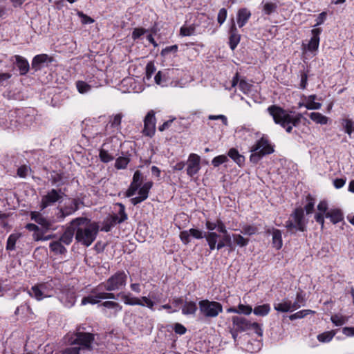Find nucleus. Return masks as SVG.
I'll list each match as a JSON object with an SVG mask.
<instances>
[{
    "label": "nucleus",
    "instance_id": "nucleus-1",
    "mask_svg": "<svg viewBox=\"0 0 354 354\" xmlns=\"http://www.w3.org/2000/svg\"><path fill=\"white\" fill-rule=\"evenodd\" d=\"M70 224L74 226L75 239L84 246H90L95 240L99 232V225L95 222H91L86 217H78L73 219Z\"/></svg>",
    "mask_w": 354,
    "mask_h": 354
},
{
    "label": "nucleus",
    "instance_id": "nucleus-2",
    "mask_svg": "<svg viewBox=\"0 0 354 354\" xmlns=\"http://www.w3.org/2000/svg\"><path fill=\"white\" fill-rule=\"evenodd\" d=\"M267 110L274 122L285 129L288 133L292 132V127H297L302 118L301 113L292 115L288 111L277 105H271Z\"/></svg>",
    "mask_w": 354,
    "mask_h": 354
},
{
    "label": "nucleus",
    "instance_id": "nucleus-3",
    "mask_svg": "<svg viewBox=\"0 0 354 354\" xmlns=\"http://www.w3.org/2000/svg\"><path fill=\"white\" fill-rule=\"evenodd\" d=\"M94 335L91 333L77 332L70 339L71 347L62 354H92Z\"/></svg>",
    "mask_w": 354,
    "mask_h": 354
},
{
    "label": "nucleus",
    "instance_id": "nucleus-4",
    "mask_svg": "<svg viewBox=\"0 0 354 354\" xmlns=\"http://www.w3.org/2000/svg\"><path fill=\"white\" fill-rule=\"evenodd\" d=\"M190 236H192L196 239H201L205 237L208 243L209 249L211 250H214L216 248V243H217L219 235L214 232L203 233V231L195 228H191L189 230L182 231L179 235L180 240L185 245H187L190 242Z\"/></svg>",
    "mask_w": 354,
    "mask_h": 354
},
{
    "label": "nucleus",
    "instance_id": "nucleus-5",
    "mask_svg": "<svg viewBox=\"0 0 354 354\" xmlns=\"http://www.w3.org/2000/svg\"><path fill=\"white\" fill-rule=\"evenodd\" d=\"M127 274L122 270L111 275L105 282L100 284V288L108 292L123 289L127 284Z\"/></svg>",
    "mask_w": 354,
    "mask_h": 354
},
{
    "label": "nucleus",
    "instance_id": "nucleus-6",
    "mask_svg": "<svg viewBox=\"0 0 354 354\" xmlns=\"http://www.w3.org/2000/svg\"><path fill=\"white\" fill-rule=\"evenodd\" d=\"M251 151L250 161L257 163L265 155L272 153L274 149L267 139L261 138L252 147Z\"/></svg>",
    "mask_w": 354,
    "mask_h": 354
},
{
    "label": "nucleus",
    "instance_id": "nucleus-7",
    "mask_svg": "<svg viewBox=\"0 0 354 354\" xmlns=\"http://www.w3.org/2000/svg\"><path fill=\"white\" fill-rule=\"evenodd\" d=\"M292 220L286 222V227L291 232L294 231L304 232L306 230V222L304 219V210L301 207L297 208L290 215Z\"/></svg>",
    "mask_w": 354,
    "mask_h": 354
},
{
    "label": "nucleus",
    "instance_id": "nucleus-8",
    "mask_svg": "<svg viewBox=\"0 0 354 354\" xmlns=\"http://www.w3.org/2000/svg\"><path fill=\"white\" fill-rule=\"evenodd\" d=\"M201 313L205 317H216L223 312L221 304L214 301L203 299L198 303Z\"/></svg>",
    "mask_w": 354,
    "mask_h": 354
},
{
    "label": "nucleus",
    "instance_id": "nucleus-9",
    "mask_svg": "<svg viewBox=\"0 0 354 354\" xmlns=\"http://www.w3.org/2000/svg\"><path fill=\"white\" fill-rule=\"evenodd\" d=\"M120 296L122 300L127 305L135 306L139 305L141 306H146L150 310H154L155 302L147 297L143 296L140 299L132 297L131 294L120 293L118 295Z\"/></svg>",
    "mask_w": 354,
    "mask_h": 354
},
{
    "label": "nucleus",
    "instance_id": "nucleus-10",
    "mask_svg": "<svg viewBox=\"0 0 354 354\" xmlns=\"http://www.w3.org/2000/svg\"><path fill=\"white\" fill-rule=\"evenodd\" d=\"M64 193L61 189H51L44 196H42L40 207L44 209L49 206H52L57 202H61Z\"/></svg>",
    "mask_w": 354,
    "mask_h": 354
},
{
    "label": "nucleus",
    "instance_id": "nucleus-11",
    "mask_svg": "<svg viewBox=\"0 0 354 354\" xmlns=\"http://www.w3.org/2000/svg\"><path fill=\"white\" fill-rule=\"evenodd\" d=\"M122 113L109 116V120L106 126V134H117L121 131V122L123 118Z\"/></svg>",
    "mask_w": 354,
    "mask_h": 354
},
{
    "label": "nucleus",
    "instance_id": "nucleus-12",
    "mask_svg": "<svg viewBox=\"0 0 354 354\" xmlns=\"http://www.w3.org/2000/svg\"><path fill=\"white\" fill-rule=\"evenodd\" d=\"M156 131V118L153 110L148 112L144 120V129L142 133L144 135L152 137Z\"/></svg>",
    "mask_w": 354,
    "mask_h": 354
},
{
    "label": "nucleus",
    "instance_id": "nucleus-13",
    "mask_svg": "<svg viewBox=\"0 0 354 354\" xmlns=\"http://www.w3.org/2000/svg\"><path fill=\"white\" fill-rule=\"evenodd\" d=\"M322 30L320 28H314L311 30L312 37L307 44H302L304 50L315 53L317 50L319 45V35Z\"/></svg>",
    "mask_w": 354,
    "mask_h": 354
},
{
    "label": "nucleus",
    "instance_id": "nucleus-14",
    "mask_svg": "<svg viewBox=\"0 0 354 354\" xmlns=\"http://www.w3.org/2000/svg\"><path fill=\"white\" fill-rule=\"evenodd\" d=\"M59 299L65 306L68 308L72 307L76 301L75 290L73 288H63Z\"/></svg>",
    "mask_w": 354,
    "mask_h": 354
},
{
    "label": "nucleus",
    "instance_id": "nucleus-15",
    "mask_svg": "<svg viewBox=\"0 0 354 354\" xmlns=\"http://www.w3.org/2000/svg\"><path fill=\"white\" fill-rule=\"evenodd\" d=\"M200 156L196 153H191L187 160V174L191 177L196 174L201 169Z\"/></svg>",
    "mask_w": 354,
    "mask_h": 354
},
{
    "label": "nucleus",
    "instance_id": "nucleus-16",
    "mask_svg": "<svg viewBox=\"0 0 354 354\" xmlns=\"http://www.w3.org/2000/svg\"><path fill=\"white\" fill-rule=\"evenodd\" d=\"M80 200L73 199L71 204L62 207L59 209L57 217L59 220H63L65 217L72 214L79 209Z\"/></svg>",
    "mask_w": 354,
    "mask_h": 354
},
{
    "label": "nucleus",
    "instance_id": "nucleus-17",
    "mask_svg": "<svg viewBox=\"0 0 354 354\" xmlns=\"http://www.w3.org/2000/svg\"><path fill=\"white\" fill-rule=\"evenodd\" d=\"M266 232L268 234H272V243L273 247L277 250H280L283 246L282 234L281 230L271 227L268 228Z\"/></svg>",
    "mask_w": 354,
    "mask_h": 354
},
{
    "label": "nucleus",
    "instance_id": "nucleus-18",
    "mask_svg": "<svg viewBox=\"0 0 354 354\" xmlns=\"http://www.w3.org/2000/svg\"><path fill=\"white\" fill-rule=\"evenodd\" d=\"M102 288H100V284L91 290V295L87 297H84L82 299V305H86L87 304H96L100 303L102 299H99L100 292L102 290Z\"/></svg>",
    "mask_w": 354,
    "mask_h": 354
},
{
    "label": "nucleus",
    "instance_id": "nucleus-19",
    "mask_svg": "<svg viewBox=\"0 0 354 354\" xmlns=\"http://www.w3.org/2000/svg\"><path fill=\"white\" fill-rule=\"evenodd\" d=\"M241 36L238 32L234 20L232 21V25L230 28V38L229 44L232 50H234L240 41Z\"/></svg>",
    "mask_w": 354,
    "mask_h": 354
},
{
    "label": "nucleus",
    "instance_id": "nucleus-20",
    "mask_svg": "<svg viewBox=\"0 0 354 354\" xmlns=\"http://www.w3.org/2000/svg\"><path fill=\"white\" fill-rule=\"evenodd\" d=\"M318 213L315 214V221L321 225V227L323 228L324 226V216H326V212H328V203L324 201H320L317 205Z\"/></svg>",
    "mask_w": 354,
    "mask_h": 354
},
{
    "label": "nucleus",
    "instance_id": "nucleus-21",
    "mask_svg": "<svg viewBox=\"0 0 354 354\" xmlns=\"http://www.w3.org/2000/svg\"><path fill=\"white\" fill-rule=\"evenodd\" d=\"M277 311L286 313L288 311H293L300 308V304H292L290 301L283 300L281 303L275 304L274 306Z\"/></svg>",
    "mask_w": 354,
    "mask_h": 354
},
{
    "label": "nucleus",
    "instance_id": "nucleus-22",
    "mask_svg": "<svg viewBox=\"0 0 354 354\" xmlns=\"http://www.w3.org/2000/svg\"><path fill=\"white\" fill-rule=\"evenodd\" d=\"M232 324L234 328L241 332L247 330L250 328V322L244 317L238 316L232 317Z\"/></svg>",
    "mask_w": 354,
    "mask_h": 354
},
{
    "label": "nucleus",
    "instance_id": "nucleus-23",
    "mask_svg": "<svg viewBox=\"0 0 354 354\" xmlns=\"http://www.w3.org/2000/svg\"><path fill=\"white\" fill-rule=\"evenodd\" d=\"M53 57H49L47 54H40L36 55L32 61V68L35 71H38L41 68V64L46 62H52Z\"/></svg>",
    "mask_w": 354,
    "mask_h": 354
},
{
    "label": "nucleus",
    "instance_id": "nucleus-24",
    "mask_svg": "<svg viewBox=\"0 0 354 354\" xmlns=\"http://www.w3.org/2000/svg\"><path fill=\"white\" fill-rule=\"evenodd\" d=\"M75 233V227L74 226H72L71 224H70V226H68L64 233L60 236L59 241H60L61 243H63L66 245H69L73 239Z\"/></svg>",
    "mask_w": 354,
    "mask_h": 354
},
{
    "label": "nucleus",
    "instance_id": "nucleus-25",
    "mask_svg": "<svg viewBox=\"0 0 354 354\" xmlns=\"http://www.w3.org/2000/svg\"><path fill=\"white\" fill-rule=\"evenodd\" d=\"M15 58L17 66L19 70L20 75H26L28 72L30 68L28 61L20 55H15Z\"/></svg>",
    "mask_w": 354,
    "mask_h": 354
},
{
    "label": "nucleus",
    "instance_id": "nucleus-26",
    "mask_svg": "<svg viewBox=\"0 0 354 354\" xmlns=\"http://www.w3.org/2000/svg\"><path fill=\"white\" fill-rule=\"evenodd\" d=\"M250 16L251 12L247 8H241L239 10L237 13V24L239 28L245 25Z\"/></svg>",
    "mask_w": 354,
    "mask_h": 354
},
{
    "label": "nucleus",
    "instance_id": "nucleus-27",
    "mask_svg": "<svg viewBox=\"0 0 354 354\" xmlns=\"http://www.w3.org/2000/svg\"><path fill=\"white\" fill-rule=\"evenodd\" d=\"M326 217L329 218L330 221L334 224L342 221L344 218L342 212L338 209H330L326 212Z\"/></svg>",
    "mask_w": 354,
    "mask_h": 354
},
{
    "label": "nucleus",
    "instance_id": "nucleus-28",
    "mask_svg": "<svg viewBox=\"0 0 354 354\" xmlns=\"http://www.w3.org/2000/svg\"><path fill=\"white\" fill-rule=\"evenodd\" d=\"M317 99L316 95H310L308 96L305 102L303 104L308 110H317L322 107V104L319 102H315V100Z\"/></svg>",
    "mask_w": 354,
    "mask_h": 354
},
{
    "label": "nucleus",
    "instance_id": "nucleus-29",
    "mask_svg": "<svg viewBox=\"0 0 354 354\" xmlns=\"http://www.w3.org/2000/svg\"><path fill=\"white\" fill-rule=\"evenodd\" d=\"M31 219L34 220L36 223L41 225L46 230H48L50 227V223L39 212H31Z\"/></svg>",
    "mask_w": 354,
    "mask_h": 354
},
{
    "label": "nucleus",
    "instance_id": "nucleus-30",
    "mask_svg": "<svg viewBox=\"0 0 354 354\" xmlns=\"http://www.w3.org/2000/svg\"><path fill=\"white\" fill-rule=\"evenodd\" d=\"M308 116L316 124L322 125L326 124L329 121V118L319 112H312L308 115Z\"/></svg>",
    "mask_w": 354,
    "mask_h": 354
},
{
    "label": "nucleus",
    "instance_id": "nucleus-31",
    "mask_svg": "<svg viewBox=\"0 0 354 354\" xmlns=\"http://www.w3.org/2000/svg\"><path fill=\"white\" fill-rule=\"evenodd\" d=\"M28 293L30 297H34L37 301H41L43 299L46 298V296L37 284L33 286L30 290H28Z\"/></svg>",
    "mask_w": 354,
    "mask_h": 354
},
{
    "label": "nucleus",
    "instance_id": "nucleus-32",
    "mask_svg": "<svg viewBox=\"0 0 354 354\" xmlns=\"http://www.w3.org/2000/svg\"><path fill=\"white\" fill-rule=\"evenodd\" d=\"M197 310V306L194 301H185L183 308L182 313L184 315H194Z\"/></svg>",
    "mask_w": 354,
    "mask_h": 354
},
{
    "label": "nucleus",
    "instance_id": "nucleus-33",
    "mask_svg": "<svg viewBox=\"0 0 354 354\" xmlns=\"http://www.w3.org/2000/svg\"><path fill=\"white\" fill-rule=\"evenodd\" d=\"M49 248L50 250L56 254H63L66 252V248L59 240L51 242L49 245Z\"/></svg>",
    "mask_w": 354,
    "mask_h": 354
},
{
    "label": "nucleus",
    "instance_id": "nucleus-34",
    "mask_svg": "<svg viewBox=\"0 0 354 354\" xmlns=\"http://www.w3.org/2000/svg\"><path fill=\"white\" fill-rule=\"evenodd\" d=\"M228 156L230 157L236 163H237L239 166L243 164L245 161V158L243 156L241 155L238 150L235 148H232L228 151Z\"/></svg>",
    "mask_w": 354,
    "mask_h": 354
},
{
    "label": "nucleus",
    "instance_id": "nucleus-35",
    "mask_svg": "<svg viewBox=\"0 0 354 354\" xmlns=\"http://www.w3.org/2000/svg\"><path fill=\"white\" fill-rule=\"evenodd\" d=\"M153 186L152 181L146 182L142 187H139L138 194L143 200L148 198L149 192Z\"/></svg>",
    "mask_w": 354,
    "mask_h": 354
},
{
    "label": "nucleus",
    "instance_id": "nucleus-36",
    "mask_svg": "<svg viewBox=\"0 0 354 354\" xmlns=\"http://www.w3.org/2000/svg\"><path fill=\"white\" fill-rule=\"evenodd\" d=\"M20 236L21 234L19 233L11 234L7 240L6 250L10 251L15 250V244Z\"/></svg>",
    "mask_w": 354,
    "mask_h": 354
},
{
    "label": "nucleus",
    "instance_id": "nucleus-37",
    "mask_svg": "<svg viewBox=\"0 0 354 354\" xmlns=\"http://www.w3.org/2000/svg\"><path fill=\"white\" fill-rule=\"evenodd\" d=\"M130 162V158L128 156H120L115 162V167L117 169H125Z\"/></svg>",
    "mask_w": 354,
    "mask_h": 354
},
{
    "label": "nucleus",
    "instance_id": "nucleus-38",
    "mask_svg": "<svg viewBox=\"0 0 354 354\" xmlns=\"http://www.w3.org/2000/svg\"><path fill=\"white\" fill-rule=\"evenodd\" d=\"M270 310V305L263 304L256 306L253 310V313L258 316H266L269 313Z\"/></svg>",
    "mask_w": 354,
    "mask_h": 354
},
{
    "label": "nucleus",
    "instance_id": "nucleus-39",
    "mask_svg": "<svg viewBox=\"0 0 354 354\" xmlns=\"http://www.w3.org/2000/svg\"><path fill=\"white\" fill-rule=\"evenodd\" d=\"M196 32V26L191 24L189 26H183L180 29V35L187 37L194 35Z\"/></svg>",
    "mask_w": 354,
    "mask_h": 354
},
{
    "label": "nucleus",
    "instance_id": "nucleus-40",
    "mask_svg": "<svg viewBox=\"0 0 354 354\" xmlns=\"http://www.w3.org/2000/svg\"><path fill=\"white\" fill-rule=\"evenodd\" d=\"M278 8V1L276 2H266L263 5V11L266 15H270L274 12Z\"/></svg>",
    "mask_w": 354,
    "mask_h": 354
},
{
    "label": "nucleus",
    "instance_id": "nucleus-41",
    "mask_svg": "<svg viewBox=\"0 0 354 354\" xmlns=\"http://www.w3.org/2000/svg\"><path fill=\"white\" fill-rule=\"evenodd\" d=\"M334 330L326 331L317 335V339L320 342H329L335 336Z\"/></svg>",
    "mask_w": 354,
    "mask_h": 354
},
{
    "label": "nucleus",
    "instance_id": "nucleus-42",
    "mask_svg": "<svg viewBox=\"0 0 354 354\" xmlns=\"http://www.w3.org/2000/svg\"><path fill=\"white\" fill-rule=\"evenodd\" d=\"M344 131L349 136L354 131V123L350 119H343L342 122Z\"/></svg>",
    "mask_w": 354,
    "mask_h": 354
},
{
    "label": "nucleus",
    "instance_id": "nucleus-43",
    "mask_svg": "<svg viewBox=\"0 0 354 354\" xmlns=\"http://www.w3.org/2000/svg\"><path fill=\"white\" fill-rule=\"evenodd\" d=\"M76 87L80 93H86L91 88V85L84 81H77L76 82Z\"/></svg>",
    "mask_w": 354,
    "mask_h": 354
},
{
    "label": "nucleus",
    "instance_id": "nucleus-44",
    "mask_svg": "<svg viewBox=\"0 0 354 354\" xmlns=\"http://www.w3.org/2000/svg\"><path fill=\"white\" fill-rule=\"evenodd\" d=\"M46 297H50L51 291L53 290V286L49 282H43L37 283Z\"/></svg>",
    "mask_w": 354,
    "mask_h": 354
},
{
    "label": "nucleus",
    "instance_id": "nucleus-45",
    "mask_svg": "<svg viewBox=\"0 0 354 354\" xmlns=\"http://www.w3.org/2000/svg\"><path fill=\"white\" fill-rule=\"evenodd\" d=\"M232 236L235 243L240 247H244L247 245L249 242L248 239L244 238L241 234H233Z\"/></svg>",
    "mask_w": 354,
    "mask_h": 354
},
{
    "label": "nucleus",
    "instance_id": "nucleus-46",
    "mask_svg": "<svg viewBox=\"0 0 354 354\" xmlns=\"http://www.w3.org/2000/svg\"><path fill=\"white\" fill-rule=\"evenodd\" d=\"M101 306L106 308L114 309L116 312L122 310V306L118 303L113 301H104L101 304Z\"/></svg>",
    "mask_w": 354,
    "mask_h": 354
},
{
    "label": "nucleus",
    "instance_id": "nucleus-47",
    "mask_svg": "<svg viewBox=\"0 0 354 354\" xmlns=\"http://www.w3.org/2000/svg\"><path fill=\"white\" fill-rule=\"evenodd\" d=\"M306 200L308 203L305 205L304 210L306 211L307 214H311L314 210L315 200L310 195L307 196Z\"/></svg>",
    "mask_w": 354,
    "mask_h": 354
},
{
    "label": "nucleus",
    "instance_id": "nucleus-48",
    "mask_svg": "<svg viewBox=\"0 0 354 354\" xmlns=\"http://www.w3.org/2000/svg\"><path fill=\"white\" fill-rule=\"evenodd\" d=\"M142 183V173L139 170H137L135 171V173L133 174L132 182L131 183V184H132L138 187H141Z\"/></svg>",
    "mask_w": 354,
    "mask_h": 354
},
{
    "label": "nucleus",
    "instance_id": "nucleus-49",
    "mask_svg": "<svg viewBox=\"0 0 354 354\" xmlns=\"http://www.w3.org/2000/svg\"><path fill=\"white\" fill-rule=\"evenodd\" d=\"M102 162L107 163L114 159L113 156L109 153L108 151L101 149L99 153Z\"/></svg>",
    "mask_w": 354,
    "mask_h": 354
},
{
    "label": "nucleus",
    "instance_id": "nucleus-50",
    "mask_svg": "<svg viewBox=\"0 0 354 354\" xmlns=\"http://www.w3.org/2000/svg\"><path fill=\"white\" fill-rule=\"evenodd\" d=\"M228 160L227 157L225 155H220L213 158L212 164L214 167H218L220 165L226 162Z\"/></svg>",
    "mask_w": 354,
    "mask_h": 354
},
{
    "label": "nucleus",
    "instance_id": "nucleus-51",
    "mask_svg": "<svg viewBox=\"0 0 354 354\" xmlns=\"http://www.w3.org/2000/svg\"><path fill=\"white\" fill-rule=\"evenodd\" d=\"M313 313L312 310H300L293 315H291L290 316V319L291 320H293V319H300V318H303L304 317H306L307 315L310 314V313Z\"/></svg>",
    "mask_w": 354,
    "mask_h": 354
},
{
    "label": "nucleus",
    "instance_id": "nucleus-52",
    "mask_svg": "<svg viewBox=\"0 0 354 354\" xmlns=\"http://www.w3.org/2000/svg\"><path fill=\"white\" fill-rule=\"evenodd\" d=\"M252 85L245 80H241L239 83V89L244 93H248L251 90Z\"/></svg>",
    "mask_w": 354,
    "mask_h": 354
},
{
    "label": "nucleus",
    "instance_id": "nucleus-53",
    "mask_svg": "<svg viewBox=\"0 0 354 354\" xmlns=\"http://www.w3.org/2000/svg\"><path fill=\"white\" fill-rule=\"evenodd\" d=\"M156 71V67L153 62H149L146 66V78L149 80Z\"/></svg>",
    "mask_w": 354,
    "mask_h": 354
},
{
    "label": "nucleus",
    "instance_id": "nucleus-54",
    "mask_svg": "<svg viewBox=\"0 0 354 354\" xmlns=\"http://www.w3.org/2000/svg\"><path fill=\"white\" fill-rule=\"evenodd\" d=\"M252 311V308L250 306L239 304L238 305V313L244 314V315H250Z\"/></svg>",
    "mask_w": 354,
    "mask_h": 354
},
{
    "label": "nucleus",
    "instance_id": "nucleus-55",
    "mask_svg": "<svg viewBox=\"0 0 354 354\" xmlns=\"http://www.w3.org/2000/svg\"><path fill=\"white\" fill-rule=\"evenodd\" d=\"M117 205H118L120 207V209L118 211V214L120 217L119 222H124L128 218L127 214L125 212V207L122 203H117Z\"/></svg>",
    "mask_w": 354,
    "mask_h": 354
},
{
    "label": "nucleus",
    "instance_id": "nucleus-56",
    "mask_svg": "<svg viewBox=\"0 0 354 354\" xmlns=\"http://www.w3.org/2000/svg\"><path fill=\"white\" fill-rule=\"evenodd\" d=\"M257 231V228L255 226L246 225L243 227L242 233L247 235H253Z\"/></svg>",
    "mask_w": 354,
    "mask_h": 354
},
{
    "label": "nucleus",
    "instance_id": "nucleus-57",
    "mask_svg": "<svg viewBox=\"0 0 354 354\" xmlns=\"http://www.w3.org/2000/svg\"><path fill=\"white\" fill-rule=\"evenodd\" d=\"M331 322L335 325V326H342L345 324L346 319L344 317L339 316L337 315H333L330 318Z\"/></svg>",
    "mask_w": 354,
    "mask_h": 354
},
{
    "label": "nucleus",
    "instance_id": "nucleus-58",
    "mask_svg": "<svg viewBox=\"0 0 354 354\" xmlns=\"http://www.w3.org/2000/svg\"><path fill=\"white\" fill-rule=\"evenodd\" d=\"M147 30L144 28H136L132 32V39L136 40L146 33Z\"/></svg>",
    "mask_w": 354,
    "mask_h": 354
},
{
    "label": "nucleus",
    "instance_id": "nucleus-59",
    "mask_svg": "<svg viewBox=\"0 0 354 354\" xmlns=\"http://www.w3.org/2000/svg\"><path fill=\"white\" fill-rule=\"evenodd\" d=\"M227 10L225 8H221L218 13V17H217V21H218V23L221 25L224 23V21H225L226 19V17H227Z\"/></svg>",
    "mask_w": 354,
    "mask_h": 354
},
{
    "label": "nucleus",
    "instance_id": "nucleus-60",
    "mask_svg": "<svg viewBox=\"0 0 354 354\" xmlns=\"http://www.w3.org/2000/svg\"><path fill=\"white\" fill-rule=\"evenodd\" d=\"M77 15L81 18V21L83 24H90L94 22L93 19L84 14L82 12H78Z\"/></svg>",
    "mask_w": 354,
    "mask_h": 354
},
{
    "label": "nucleus",
    "instance_id": "nucleus-61",
    "mask_svg": "<svg viewBox=\"0 0 354 354\" xmlns=\"http://www.w3.org/2000/svg\"><path fill=\"white\" fill-rule=\"evenodd\" d=\"M25 310H26L29 313L32 314V308L28 304H25L24 305H21L17 307L15 311V315H19L21 314V311L23 313Z\"/></svg>",
    "mask_w": 354,
    "mask_h": 354
},
{
    "label": "nucleus",
    "instance_id": "nucleus-62",
    "mask_svg": "<svg viewBox=\"0 0 354 354\" xmlns=\"http://www.w3.org/2000/svg\"><path fill=\"white\" fill-rule=\"evenodd\" d=\"M178 47L176 44L170 46H167L166 48H165L164 49L162 50L161 55L165 56L171 52L176 53L178 51Z\"/></svg>",
    "mask_w": 354,
    "mask_h": 354
},
{
    "label": "nucleus",
    "instance_id": "nucleus-63",
    "mask_svg": "<svg viewBox=\"0 0 354 354\" xmlns=\"http://www.w3.org/2000/svg\"><path fill=\"white\" fill-rule=\"evenodd\" d=\"M216 228L221 234H226L227 232L224 223L221 219L216 220Z\"/></svg>",
    "mask_w": 354,
    "mask_h": 354
},
{
    "label": "nucleus",
    "instance_id": "nucleus-64",
    "mask_svg": "<svg viewBox=\"0 0 354 354\" xmlns=\"http://www.w3.org/2000/svg\"><path fill=\"white\" fill-rule=\"evenodd\" d=\"M138 189H139V187H138L132 184H130V186L129 187L128 189L126 192L125 196L127 197H131V196H133L136 193V192L138 191Z\"/></svg>",
    "mask_w": 354,
    "mask_h": 354
}]
</instances>
